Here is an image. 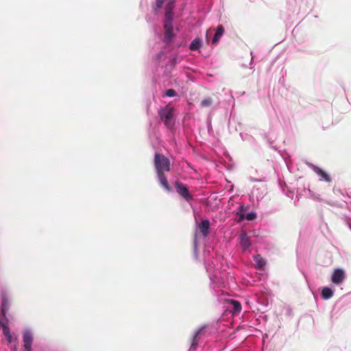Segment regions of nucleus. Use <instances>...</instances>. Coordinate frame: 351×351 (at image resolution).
<instances>
[{
	"label": "nucleus",
	"instance_id": "f257e3e1",
	"mask_svg": "<svg viewBox=\"0 0 351 351\" xmlns=\"http://www.w3.org/2000/svg\"><path fill=\"white\" fill-rule=\"evenodd\" d=\"M154 166L156 172H165L171 170V163L169 158L158 153H156L154 155Z\"/></svg>",
	"mask_w": 351,
	"mask_h": 351
},
{
	"label": "nucleus",
	"instance_id": "f03ea898",
	"mask_svg": "<svg viewBox=\"0 0 351 351\" xmlns=\"http://www.w3.org/2000/svg\"><path fill=\"white\" fill-rule=\"evenodd\" d=\"M173 112L174 108L173 107L167 106L165 108L160 109L158 112L160 119L164 122L165 125L169 129L172 128L174 125L173 120Z\"/></svg>",
	"mask_w": 351,
	"mask_h": 351
},
{
	"label": "nucleus",
	"instance_id": "7ed1b4c3",
	"mask_svg": "<svg viewBox=\"0 0 351 351\" xmlns=\"http://www.w3.org/2000/svg\"><path fill=\"white\" fill-rule=\"evenodd\" d=\"M176 192L187 202H190L193 199V195L189 192L187 186L180 181L175 183Z\"/></svg>",
	"mask_w": 351,
	"mask_h": 351
},
{
	"label": "nucleus",
	"instance_id": "20e7f679",
	"mask_svg": "<svg viewBox=\"0 0 351 351\" xmlns=\"http://www.w3.org/2000/svg\"><path fill=\"white\" fill-rule=\"evenodd\" d=\"M23 343L24 351H32L33 335L30 331L25 330L23 332Z\"/></svg>",
	"mask_w": 351,
	"mask_h": 351
},
{
	"label": "nucleus",
	"instance_id": "39448f33",
	"mask_svg": "<svg viewBox=\"0 0 351 351\" xmlns=\"http://www.w3.org/2000/svg\"><path fill=\"white\" fill-rule=\"evenodd\" d=\"M345 279V272L342 269H336L332 273L331 280L335 285H341Z\"/></svg>",
	"mask_w": 351,
	"mask_h": 351
},
{
	"label": "nucleus",
	"instance_id": "423d86ee",
	"mask_svg": "<svg viewBox=\"0 0 351 351\" xmlns=\"http://www.w3.org/2000/svg\"><path fill=\"white\" fill-rule=\"evenodd\" d=\"M240 244L243 250L248 249L252 243L250 237L247 235L246 232L242 231L239 236Z\"/></svg>",
	"mask_w": 351,
	"mask_h": 351
},
{
	"label": "nucleus",
	"instance_id": "0eeeda50",
	"mask_svg": "<svg viewBox=\"0 0 351 351\" xmlns=\"http://www.w3.org/2000/svg\"><path fill=\"white\" fill-rule=\"evenodd\" d=\"M198 229L204 237H206L209 234L210 221L205 219L201 221L198 226Z\"/></svg>",
	"mask_w": 351,
	"mask_h": 351
},
{
	"label": "nucleus",
	"instance_id": "6e6552de",
	"mask_svg": "<svg viewBox=\"0 0 351 351\" xmlns=\"http://www.w3.org/2000/svg\"><path fill=\"white\" fill-rule=\"evenodd\" d=\"M160 184L167 191H171V189L165 175V172H156Z\"/></svg>",
	"mask_w": 351,
	"mask_h": 351
},
{
	"label": "nucleus",
	"instance_id": "1a4fd4ad",
	"mask_svg": "<svg viewBox=\"0 0 351 351\" xmlns=\"http://www.w3.org/2000/svg\"><path fill=\"white\" fill-rule=\"evenodd\" d=\"M254 261L255 262L256 269L259 270L264 269V267L266 265V261L260 254L254 255Z\"/></svg>",
	"mask_w": 351,
	"mask_h": 351
},
{
	"label": "nucleus",
	"instance_id": "9d476101",
	"mask_svg": "<svg viewBox=\"0 0 351 351\" xmlns=\"http://www.w3.org/2000/svg\"><path fill=\"white\" fill-rule=\"evenodd\" d=\"M224 32V29L222 25H219L217 26L216 32L213 38L212 43L216 45L219 40H220L221 36Z\"/></svg>",
	"mask_w": 351,
	"mask_h": 351
},
{
	"label": "nucleus",
	"instance_id": "9b49d317",
	"mask_svg": "<svg viewBox=\"0 0 351 351\" xmlns=\"http://www.w3.org/2000/svg\"><path fill=\"white\" fill-rule=\"evenodd\" d=\"M10 309V304L8 298L5 296H3L2 302L1 306V315L5 317L6 313Z\"/></svg>",
	"mask_w": 351,
	"mask_h": 351
},
{
	"label": "nucleus",
	"instance_id": "f8f14e48",
	"mask_svg": "<svg viewBox=\"0 0 351 351\" xmlns=\"http://www.w3.org/2000/svg\"><path fill=\"white\" fill-rule=\"evenodd\" d=\"M203 328H199L193 335L192 340H191V349L195 350L197 347V342L199 339H200V335L202 333Z\"/></svg>",
	"mask_w": 351,
	"mask_h": 351
},
{
	"label": "nucleus",
	"instance_id": "ddd939ff",
	"mask_svg": "<svg viewBox=\"0 0 351 351\" xmlns=\"http://www.w3.org/2000/svg\"><path fill=\"white\" fill-rule=\"evenodd\" d=\"M174 3L173 1L168 3L165 8V19H173Z\"/></svg>",
	"mask_w": 351,
	"mask_h": 351
},
{
	"label": "nucleus",
	"instance_id": "4468645a",
	"mask_svg": "<svg viewBox=\"0 0 351 351\" xmlns=\"http://www.w3.org/2000/svg\"><path fill=\"white\" fill-rule=\"evenodd\" d=\"M333 291L329 287H324L322 291V297L325 300H328L333 295Z\"/></svg>",
	"mask_w": 351,
	"mask_h": 351
},
{
	"label": "nucleus",
	"instance_id": "2eb2a0df",
	"mask_svg": "<svg viewBox=\"0 0 351 351\" xmlns=\"http://www.w3.org/2000/svg\"><path fill=\"white\" fill-rule=\"evenodd\" d=\"M173 37V29H165V42L170 43Z\"/></svg>",
	"mask_w": 351,
	"mask_h": 351
},
{
	"label": "nucleus",
	"instance_id": "dca6fc26",
	"mask_svg": "<svg viewBox=\"0 0 351 351\" xmlns=\"http://www.w3.org/2000/svg\"><path fill=\"white\" fill-rule=\"evenodd\" d=\"M3 333L6 337L7 341L9 343H11L12 341V337L10 330V328L8 325L3 326Z\"/></svg>",
	"mask_w": 351,
	"mask_h": 351
},
{
	"label": "nucleus",
	"instance_id": "f3484780",
	"mask_svg": "<svg viewBox=\"0 0 351 351\" xmlns=\"http://www.w3.org/2000/svg\"><path fill=\"white\" fill-rule=\"evenodd\" d=\"M213 99L211 97L204 99L200 103V107L202 108H209L213 104Z\"/></svg>",
	"mask_w": 351,
	"mask_h": 351
},
{
	"label": "nucleus",
	"instance_id": "a211bd4d",
	"mask_svg": "<svg viewBox=\"0 0 351 351\" xmlns=\"http://www.w3.org/2000/svg\"><path fill=\"white\" fill-rule=\"evenodd\" d=\"M315 171L322 179H324L326 182L330 181V176L322 169L316 167L315 169Z\"/></svg>",
	"mask_w": 351,
	"mask_h": 351
},
{
	"label": "nucleus",
	"instance_id": "6ab92c4d",
	"mask_svg": "<svg viewBox=\"0 0 351 351\" xmlns=\"http://www.w3.org/2000/svg\"><path fill=\"white\" fill-rule=\"evenodd\" d=\"M256 218V214L253 212L247 214L246 215H245L244 213H241V215H240L241 220L246 219L248 221H252V220L255 219Z\"/></svg>",
	"mask_w": 351,
	"mask_h": 351
},
{
	"label": "nucleus",
	"instance_id": "aec40b11",
	"mask_svg": "<svg viewBox=\"0 0 351 351\" xmlns=\"http://www.w3.org/2000/svg\"><path fill=\"white\" fill-rule=\"evenodd\" d=\"M230 304L232 305L234 313H239L241 311V304L239 301L231 300Z\"/></svg>",
	"mask_w": 351,
	"mask_h": 351
},
{
	"label": "nucleus",
	"instance_id": "412c9836",
	"mask_svg": "<svg viewBox=\"0 0 351 351\" xmlns=\"http://www.w3.org/2000/svg\"><path fill=\"white\" fill-rule=\"evenodd\" d=\"M200 47V40L199 39L193 40L189 47V49L192 51H195L199 49Z\"/></svg>",
	"mask_w": 351,
	"mask_h": 351
},
{
	"label": "nucleus",
	"instance_id": "4be33fe9",
	"mask_svg": "<svg viewBox=\"0 0 351 351\" xmlns=\"http://www.w3.org/2000/svg\"><path fill=\"white\" fill-rule=\"evenodd\" d=\"M172 19H165L164 29H173Z\"/></svg>",
	"mask_w": 351,
	"mask_h": 351
},
{
	"label": "nucleus",
	"instance_id": "5701e85b",
	"mask_svg": "<svg viewBox=\"0 0 351 351\" xmlns=\"http://www.w3.org/2000/svg\"><path fill=\"white\" fill-rule=\"evenodd\" d=\"M176 95V91L172 88L168 89L165 94V95L167 97H175Z\"/></svg>",
	"mask_w": 351,
	"mask_h": 351
},
{
	"label": "nucleus",
	"instance_id": "b1692460",
	"mask_svg": "<svg viewBox=\"0 0 351 351\" xmlns=\"http://www.w3.org/2000/svg\"><path fill=\"white\" fill-rule=\"evenodd\" d=\"M164 1L163 0H156V7L158 8H160L163 4Z\"/></svg>",
	"mask_w": 351,
	"mask_h": 351
},
{
	"label": "nucleus",
	"instance_id": "393cba45",
	"mask_svg": "<svg viewBox=\"0 0 351 351\" xmlns=\"http://www.w3.org/2000/svg\"><path fill=\"white\" fill-rule=\"evenodd\" d=\"M245 210V207L244 206V205H241L239 206V213L238 214L240 215L241 213H244Z\"/></svg>",
	"mask_w": 351,
	"mask_h": 351
},
{
	"label": "nucleus",
	"instance_id": "a878e982",
	"mask_svg": "<svg viewBox=\"0 0 351 351\" xmlns=\"http://www.w3.org/2000/svg\"><path fill=\"white\" fill-rule=\"evenodd\" d=\"M178 62V58L177 57H174L171 59V63L173 65H176Z\"/></svg>",
	"mask_w": 351,
	"mask_h": 351
},
{
	"label": "nucleus",
	"instance_id": "bb28decb",
	"mask_svg": "<svg viewBox=\"0 0 351 351\" xmlns=\"http://www.w3.org/2000/svg\"><path fill=\"white\" fill-rule=\"evenodd\" d=\"M3 325H5V324L2 323L1 321L0 320V328L2 327L3 328Z\"/></svg>",
	"mask_w": 351,
	"mask_h": 351
},
{
	"label": "nucleus",
	"instance_id": "cd10ccee",
	"mask_svg": "<svg viewBox=\"0 0 351 351\" xmlns=\"http://www.w3.org/2000/svg\"><path fill=\"white\" fill-rule=\"evenodd\" d=\"M208 32H206V37L208 38Z\"/></svg>",
	"mask_w": 351,
	"mask_h": 351
}]
</instances>
